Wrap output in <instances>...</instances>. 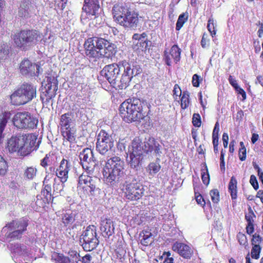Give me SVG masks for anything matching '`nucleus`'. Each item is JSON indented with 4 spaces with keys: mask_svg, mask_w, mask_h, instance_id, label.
Wrapping results in <instances>:
<instances>
[{
    "mask_svg": "<svg viewBox=\"0 0 263 263\" xmlns=\"http://www.w3.org/2000/svg\"><path fill=\"white\" fill-rule=\"evenodd\" d=\"M37 137L33 134L22 135V147L20 149V156H26L30 154L35 148Z\"/></svg>",
    "mask_w": 263,
    "mask_h": 263,
    "instance_id": "14",
    "label": "nucleus"
},
{
    "mask_svg": "<svg viewBox=\"0 0 263 263\" xmlns=\"http://www.w3.org/2000/svg\"><path fill=\"white\" fill-rule=\"evenodd\" d=\"M36 94V86L24 83L10 95V103L14 106L24 105L35 98Z\"/></svg>",
    "mask_w": 263,
    "mask_h": 263,
    "instance_id": "5",
    "label": "nucleus"
},
{
    "mask_svg": "<svg viewBox=\"0 0 263 263\" xmlns=\"http://www.w3.org/2000/svg\"><path fill=\"white\" fill-rule=\"evenodd\" d=\"M129 164L132 168H137L139 166L143 159V156L139 155H136L132 153H129Z\"/></svg>",
    "mask_w": 263,
    "mask_h": 263,
    "instance_id": "32",
    "label": "nucleus"
},
{
    "mask_svg": "<svg viewBox=\"0 0 263 263\" xmlns=\"http://www.w3.org/2000/svg\"><path fill=\"white\" fill-rule=\"evenodd\" d=\"M67 263H81V257L76 250L70 249L67 253Z\"/></svg>",
    "mask_w": 263,
    "mask_h": 263,
    "instance_id": "29",
    "label": "nucleus"
},
{
    "mask_svg": "<svg viewBox=\"0 0 263 263\" xmlns=\"http://www.w3.org/2000/svg\"><path fill=\"white\" fill-rule=\"evenodd\" d=\"M12 231V232L9 233L7 236V238H10L12 240H15L20 239L22 237L23 234L22 231L15 229H13Z\"/></svg>",
    "mask_w": 263,
    "mask_h": 263,
    "instance_id": "47",
    "label": "nucleus"
},
{
    "mask_svg": "<svg viewBox=\"0 0 263 263\" xmlns=\"http://www.w3.org/2000/svg\"><path fill=\"white\" fill-rule=\"evenodd\" d=\"M237 181L236 179L234 176H232L231 178L228 186V190L232 200H235L237 197Z\"/></svg>",
    "mask_w": 263,
    "mask_h": 263,
    "instance_id": "31",
    "label": "nucleus"
},
{
    "mask_svg": "<svg viewBox=\"0 0 263 263\" xmlns=\"http://www.w3.org/2000/svg\"><path fill=\"white\" fill-rule=\"evenodd\" d=\"M246 219L248 222L246 227L247 232L248 234H251L254 232V219L255 215H245Z\"/></svg>",
    "mask_w": 263,
    "mask_h": 263,
    "instance_id": "35",
    "label": "nucleus"
},
{
    "mask_svg": "<svg viewBox=\"0 0 263 263\" xmlns=\"http://www.w3.org/2000/svg\"><path fill=\"white\" fill-rule=\"evenodd\" d=\"M28 222L27 221L23 220L20 221H12V222L6 224V227H8L10 230L13 229L20 230L24 233L27 230Z\"/></svg>",
    "mask_w": 263,
    "mask_h": 263,
    "instance_id": "28",
    "label": "nucleus"
},
{
    "mask_svg": "<svg viewBox=\"0 0 263 263\" xmlns=\"http://www.w3.org/2000/svg\"><path fill=\"white\" fill-rule=\"evenodd\" d=\"M210 195L213 203H218L220 201V194L219 191L215 189L210 191Z\"/></svg>",
    "mask_w": 263,
    "mask_h": 263,
    "instance_id": "44",
    "label": "nucleus"
},
{
    "mask_svg": "<svg viewBox=\"0 0 263 263\" xmlns=\"http://www.w3.org/2000/svg\"><path fill=\"white\" fill-rule=\"evenodd\" d=\"M121 190L124 197L130 201L139 200L144 195V193L142 185L136 180L130 182L125 181Z\"/></svg>",
    "mask_w": 263,
    "mask_h": 263,
    "instance_id": "9",
    "label": "nucleus"
},
{
    "mask_svg": "<svg viewBox=\"0 0 263 263\" xmlns=\"http://www.w3.org/2000/svg\"><path fill=\"white\" fill-rule=\"evenodd\" d=\"M210 40L208 39V35L206 33H203L201 40V45L203 48H205L209 45Z\"/></svg>",
    "mask_w": 263,
    "mask_h": 263,
    "instance_id": "62",
    "label": "nucleus"
},
{
    "mask_svg": "<svg viewBox=\"0 0 263 263\" xmlns=\"http://www.w3.org/2000/svg\"><path fill=\"white\" fill-rule=\"evenodd\" d=\"M54 157L55 156L52 152L47 154L45 157L41 160V165L44 168H46L48 165L52 164Z\"/></svg>",
    "mask_w": 263,
    "mask_h": 263,
    "instance_id": "37",
    "label": "nucleus"
},
{
    "mask_svg": "<svg viewBox=\"0 0 263 263\" xmlns=\"http://www.w3.org/2000/svg\"><path fill=\"white\" fill-rule=\"evenodd\" d=\"M19 69L22 75L28 77H37L42 70L39 65L32 62L27 58L21 62Z\"/></svg>",
    "mask_w": 263,
    "mask_h": 263,
    "instance_id": "13",
    "label": "nucleus"
},
{
    "mask_svg": "<svg viewBox=\"0 0 263 263\" xmlns=\"http://www.w3.org/2000/svg\"><path fill=\"white\" fill-rule=\"evenodd\" d=\"M251 241L253 246L259 245L260 243L263 242V239L258 234L255 233L252 236Z\"/></svg>",
    "mask_w": 263,
    "mask_h": 263,
    "instance_id": "59",
    "label": "nucleus"
},
{
    "mask_svg": "<svg viewBox=\"0 0 263 263\" xmlns=\"http://www.w3.org/2000/svg\"><path fill=\"white\" fill-rule=\"evenodd\" d=\"M141 237V243L142 245L147 246L153 241L152 234L148 230H144L140 234Z\"/></svg>",
    "mask_w": 263,
    "mask_h": 263,
    "instance_id": "33",
    "label": "nucleus"
},
{
    "mask_svg": "<svg viewBox=\"0 0 263 263\" xmlns=\"http://www.w3.org/2000/svg\"><path fill=\"white\" fill-rule=\"evenodd\" d=\"M224 155H225V153L222 149L220 152V168L221 171L223 173H224L226 171Z\"/></svg>",
    "mask_w": 263,
    "mask_h": 263,
    "instance_id": "60",
    "label": "nucleus"
},
{
    "mask_svg": "<svg viewBox=\"0 0 263 263\" xmlns=\"http://www.w3.org/2000/svg\"><path fill=\"white\" fill-rule=\"evenodd\" d=\"M191 104L190 93L187 91H183L180 97V106L182 109L187 108Z\"/></svg>",
    "mask_w": 263,
    "mask_h": 263,
    "instance_id": "36",
    "label": "nucleus"
},
{
    "mask_svg": "<svg viewBox=\"0 0 263 263\" xmlns=\"http://www.w3.org/2000/svg\"><path fill=\"white\" fill-rule=\"evenodd\" d=\"M130 153L143 156L145 153L144 144L139 138H135L132 142V149Z\"/></svg>",
    "mask_w": 263,
    "mask_h": 263,
    "instance_id": "27",
    "label": "nucleus"
},
{
    "mask_svg": "<svg viewBox=\"0 0 263 263\" xmlns=\"http://www.w3.org/2000/svg\"><path fill=\"white\" fill-rule=\"evenodd\" d=\"M9 53V47L8 45L3 44L1 46L0 58L2 59H6Z\"/></svg>",
    "mask_w": 263,
    "mask_h": 263,
    "instance_id": "49",
    "label": "nucleus"
},
{
    "mask_svg": "<svg viewBox=\"0 0 263 263\" xmlns=\"http://www.w3.org/2000/svg\"><path fill=\"white\" fill-rule=\"evenodd\" d=\"M60 125V130L62 135L64 138L66 137L65 134L66 133V114L62 115L61 118Z\"/></svg>",
    "mask_w": 263,
    "mask_h": 263,
    "instance_id": "53",
    "label": "nucleus"
},
{
    "mask_svg": "<svg viewBox=\"0 0 263 263\" xmlns=\"http://www.w3.org/2000/svg\"><path fill=\"white\" fill-rule=\"evenodd\" d=\"M172 250L185 259H189L193 254V249L187 245L176 241L172 245Z\"/></svg>",
    "mask_w": 263,
    "mask_h": 263,
    "instance_id": "18",
    "label": "nucleus"
},
{
    "mask_svg": "<svg viewBox=\"0 0 263 263\" xmlns=\"http://www.w3.org/2000/svg\"><path fill=\"white\" fill-rule=\"evenodd\" d=\"M66 159L63 158L61 162L60 166L57 168L55 171L56 176L60 180L63 182H66V165L65 161Z\"/></svg>",
    "mask_w": 263,
    "mask_h": 263,
    "instance_id": "30",
    "label": "nucleus"
},
{
    "mask_svg": "<svg viewBox=\"0 0 263 263\" xmlns=\"http://www.w3.org/2000/svg\"><path fill=\"white\" fill-rule=\"evenodd\" d=\"M161 166L158 163L151 162L147 166V171L151 175L157 173L160 170Z\"/></svg>",
    "mask_w": 263,
    "mask_h": 263,
    "instance_id": "43",
    "label": "nucleus"
},
{
    "mask_svg": "<svg viewBox=\"0 0 263 263\" xmlns=\"http://www.w3.org/2000/svg\"><path fill=\"white\" fill-rule=\"evenodd\" d=\"M139 14L132 10L118 24L125 28H136L139 24Z\"/></svg>",
    "mask_w": 263,
    "mask_h": 263,
    "instance_id": "16",
    "label": "nucleus"
},
{
    "mask_svg": "<svg viewBox=\"0 0 263 263\" xmlns=\"http://www.w3.org/2000/svg\"><path fill=\"white\" fill-rule=\"evenodd\" d=\"M117 68V63L106 65L101 71V73L114 88L116 89H122L120 87V81L117 80L119 75Z\"/></svg>",
    "mask_w": 263,
    "mask_h": 263,
    "instance_id": "12",
    "label": "nucleus"
},
{
    "mask_svg": "<svg viewBox=\"0 0 263 263\" xmlns=\"http://www.w3.org/2000/svg\"><path fill=\"white\" fill-rule=\"evenodd\" d=\"M51 259L55 263H66V258L62 253L57 252L52 253Z\"/></svg>",
    "mask_w": 263,
    "mask_h": 263,
    "instance_id": "42",
    "label": "nucleus"
},
{
    "mask_svg": "<svg viewBox=\"0 0 263 263\" xmlns=\"http://www.w3.org/2000/svg\"><path fill=\"white\" fill-rule=\"evenodd\" d=\"M195 196L196 202L198 204H200L201 205H204L205 204L204 199L200 194L195 192Z\"/></svg>",
    "mask_w": 263,
    "mask_h": 263,
    "instance_id": "64",
    "label": "nucleus"
},
{
    "mask_svg": "<svg viewBox=\"0 0 263 263\" xmlns=\"http://www.w3.org/2000/svg\"><path fill=\"white\" fill-rule=\"evenodd\" d=\"M11 117L12 113L10 111H5L0 115V140L4 137L3 132Z\"/></svg>",
    "mask_w": 263,
    "mask_h": 263,
    "instance_id": "25",
    "label": "nucleus"
},
{
    "mask_svg": "<svg viewBox=\"0 0 263 263\" xmlns=\"http://www.w3.org/2000/svg\"><path fill=\"white\" fill-rule=\"evenodd\" d=\"M80 241L86 251H91L96 249L99 244L96 227L93 225L87 227L82 233Z\"/></svg>",
    "mask_w": 263,
    "mask_h": 263,
    "instance_id": "7",
    "label": "nucleus"
},
{
    "mask_svg": "<svg viewBox=\"0 0 263 263\" xmlns=\"http://www.w3.org/2000/svg\"><path fill=\"white\" fill-rule=\"evenodd\" d=\"M124 162L118 156L107 159L103 169V175L106 182L114 185L123 174Z\"/></svg>",
    "mask_w": 263,
    "mask_h": 263,
    "instance_id": "3",
    "label": "nucleus"
},
{
    "mask_svg": "<svg viewBox=\"0 0 263 263\" xmlns=\"http://www.w3.org/2000/svg\"><path fill=\"white\" fill-rule=\"evenodd\" d=\"M114 229L112 221L110 219L101 218L100 230L104 237L109 238L114 233Z\"/></svg>",
    "mask_w": 263,
    "mask_h": 263,
    "instance_id": "21",
    "label": "nucleus"
},
{
    "mask_svg": "<svg viewBox=\"0 0 263 263\" xmlns=\"http://www.w3.org/2000/svg\"><path fill=\"white\" fill-rule=\"evenodd\" d=\"M202 81V78L197 74L193 76L192 83L194 87H198Z\"/></svg>",
    "mask_w": 263,
    "mask_h": 263,
    "instance_id": "57",
    "label": "nucleus"
},
{
    "mask_svg": "<svg viewBox=\"0 0 263 263\" xmlns=\"http://www.w3.org/2000/svg\"><path fill=\"white\" fill-rule=\"evenodd\" d=\"M173 97H174V98L175 99V100H177L178 99V97H180L182 95V90H181L180 86H179V85L177 84H176L174 85V88L173 90Z\"/></svg>",
    "mask_w": 263,
    "mask_h": 263,
    "instance_id": "58",
    "label": "nucleus"
},
{
    "mask_svg": "<svg viewBox=\"0 0 263 263\" xmlns=\"http://www.w3.org/2000/svg\"><path fill=\"white\" fill-rule=\"evenodd\" d=\"M132 10V9L123 3L115 4L112 9V13L115 21L118 23Z\"/></svg>",
    "mask_w": 263,
    "mask_h": 263,
    "instance_id": "17",
    "label": "nucleus"
},
{
    "mask_svg": "<svg viewBox=\"0 0 263 263\" xmlns=\"http://www.w3.org/2000/svg\"><path fill=\"white\" fill-rule=\"evenodd\" d=\"M119 110L123 119L128 123L141 121L148 115L149 111L146 103L138 98L124 101L120 105Z\"/></svg>",
    "mask_w": 263,
    "mask_h": 263,
    "instance_id": "2",
    "label": "nucleus"
},
{
    "mask_svg": "<svg viewBox=\"0 0 263 263\" xmlns=\"http://www.w3.org/2000/svg\"><path fill=\"white\" fill-rule=\"evenodd\" d=\"M95 181L91 182L90 184H86L85 185L78 189L81 197H87V196H93L95 191L97 190Z\"/></svg>",
    "mask_w": 263,
    "mask_h": 263,
    "instance_id": "24",
    "label": "nucleus"
},
{
    "mask_svg": "<svg viewBox=\"0 0 263 263\" xmlns=\"http://www.w3.org/2000/svg\"><path fill=\"white\" fill-rule=\"evenodd\" d=\"M188 17L189 15L187 12L182 13L179 16L176 25V30L177 31L181 29L184 23L187 21Z\"/></svg>",
    "mask_w": 263,
    "mask_h": 263,
    "instance_id": "38",
    "label": "nucleus"
},
{
    "mask_svg": "<svg viewBox=\"0 0 263 263\" xmlns=\"http://www.w3.org/2000/svg\"><path fill=\"white\" fill-rule=\"evenodd\" d=\"M93 181H94V180L89 176L82 174L79 178L78 189L83 186V185H85L86 184H90Z\"/></svg>",
    "mask_w": 263,
    "mask_h": 263,
    "instance_id": "40",
    "label": "nucleus"
},
{
    "mask_svg": "<svg viewBox=\"0 0 263 263\" xmlns=\"http://www.w3.org/2000/svg\"><path fill=\"white\" fill-rule=\"evenodd\" d=\"M40 34L33 29H22L16 31L13 35L15 45L23 51L29 50L37 44Z\"/></svg>",
    "mask_w": 263,
    "mask_h": 263,
    "instance_id": "4",
    "label": "nucleus"
},
{
    "mask_svg": "<svg viewBox=\"0 0 263 263\" xmlns=\"http://www.w3.org/2000/svg\"><path fill=\"white\" fill-rule=\"evenodd\" d=\"M240 146L238 152L239 158L241 161H243L246 159V148L242 141L240 142Z\"/></svg>",
    "mask_w": 263,
    "mask_h": 263,
    "instance_id": "50",
    "label": "nucleus"
},
{
    "mask_svg": "<svg viewBox=\"0 0 263 263\" xmlns=\"http://www.w3.org/2000/svg\"><path fill=\"white\" fill-rule=\"evenodd\" d=\"M261 248L260 245L253 246L251 252V257L253 258L257 259L260 257V253L261 252Z\"/></svg>",
    "mask_w": 263,
    "mask_h": 263,
    "instance_id": "46",
    "label": "nucleus"
},
{
    "mask_svg": "<svg viewBox=\"0 0 263 263\" xmlns=\"http://www.w3.org/2000/svg\"><path fill=\"white\" fill-rule=\"evenodd\" d=\"M100 9L98 0H84L83 10L89 16L96 15Z\"/></svg>",
    "mask_w": 263,
    "mask_h": 263,
    "instance_id": "23",
    "label": "nucleus"
},
{
    "mask_svg": "<svg viewBox=\"0 0 263 263\" xmlns=\"http://www.w3.org/2000/svg\"><path fill=\"white\" fill-rule=\"evenodd\" d=\"M60 181V182L59 183H57L54 184V191H56L57 193H60L61 195L62 194H64V183L65 182H63L61 180Z\"/></svg>",
    "mask_w": 263,
    "mask_h": 263,
    "instance_id": "55",
    "label": "nucleus"
},
{
    "mask_svg": "<svg viewBox=\"0 0 263 263\" xmlns=\"http://www.w3.org/2000/svg\"><path fill=\"white\" fill-rule=\"evenodd\" d=\"M32 7L31 0H23L18 10V15L21 17H26L29 15V11Z\"/></svg>",
    "mask_w": 263,
    "mask_h": 263,
    "instance_id": "26",
    "label": "nucleus"
},
{
    "mask_svg": "<svg viewBox=\"0 0 263 263\" xmlns=\"http://www.w3.org/2000/svg\"><path fill=\"white\" fill-rule=\"evenodd\" d=\"M80 158L83 168L89 170L91 167L90 163L94 162L93 152L91 149L84 148L80 154Z\"/></svg>",
    "mask_w": 263,
    "mask_h": 263,
    "instance_id": "22",
    "label": "nucleus"
},
{
    "mask_svg": "<svg viewBox=\"0 0 263 263\" xmlns=\"http://www.w3.org/2000/svg\"><path fill=\"white\" fill-rule=\"evenodd\" d=\"M51 186L48 184L45 185L41 191V195L45 202L49 203L52 199Z\"/></svg>",
    "mask_w": 263,
    "mask_h": 263,
    "instance_id": "34",
    "label": "nucleus"
},
{
    "mask_svg": "<svg viewBox=\"0 0 263 263\" xmlns=\"http://www.w3.org/2000/svg\"><path fill=\"white\" fill-rule=\"evenodd\" d=\"M216 26L217 25L214 18L212 17L210 18L208 21L207 29L213 37L216 34Z\"/></svg>",
    "mask_w": 263,
    "mask_h": 263,
    "instance_id": "41",
    "label": "nucleus"
},
{
    "mask_svg": "<svg viewBox=\"0 0 263 263\" xmlns=\"http://www.w3.org/2000/svg\"><path fill=\"white\" fill-rule=\"evenodd\" d=\"M192 123L197 127H199L201 125V117L199 114H194L192 118Z\"/></svg>",
    "mask_w": 263,
    "mask_h": 263,
    "instance_id": "56",
    "label": "nucleus"
},
{
    "mask_svg": "<svg viewBox=\"0 0 263 263\" xmlns=\"http://www.w3.org/2000/svg\"><path fill=\"white\" fill-rule=\"evenodd\" d=\"M115 253L117 258H123L126 255V251L122 244H119L115 250Z\"/></svg>",
    "mask_w": 263,
    "mask_h": 263,
    "instance_id": "45",
    "label": "nucleus"
},
{
    "mask_svg": "<svg viewBox=\"0 0 263 263\" xmlns=\"http://www.w3.org/2000/svg\"><path fill=\"white\" fill-rule=\"evenodd\" d=\"M13 125L19 129H33L37 126L38 120L28 111L17 112L12 118Z\"/></svg>",
    "mask_w": 263,
    "mask_h": 263,
    "instance_id": "8",
    "label": "nucleus"
},
{
    "mask_svg": "<svg viewBox=\"0 0 263 263\" xmlns=\"http://www.w3.org/2000/svg\"><path fill=\"white\" fill-rule=\"evenodd\" d=\"M8 165L7 161L3 158L0 161V176H4L7 172Z\"/></svg>",
    "mask_w": 263,
    "mask_h": 263,
    "instance_id": "51",
    "label": "nucleus"
},
{
    "mask_svg": "<svg viewBox=\"0 0 263 263\" xmlns=\"http://www.w3.org/2000/svg\"><path fill=\"white\" fill-rule=\"evenodd\" d=\"M114 140L111 135L101 129L97 136L96 150L101 155H105L113 147Z\"/></svg>",
    "mask_w": 263,
    "mask_h": 263,
    "instance_id": "11",
    "label": "nucleus"
},
{
    "mask_svg": "<svg viewBox=\"0 0 263 263\" xmlns=\"http://www.w3.org/2000/svg\"><path fill=\"white\" fill-rule=\"evenodd\" d=\"M36 170L33 167H27L24 172V176L29 179H32L36 175Z\"/></svg>",
    "mask_w": 263,
    "mask_h": 263,
    "instance_id": "48",
    "label": "nucleus"
},
{
    "mask_svg": "<svg viewBox=\"0 0 263 263\" xmlns=\"http://www.w3.org/2000/svg\"><path fill=\"white\" fill-rule=\"evenodd\" d=\"M21 142H23V141L22 140L21 134L12 136L8 140L7 148L9 152L14 153L17 152L20 156V149L21 147H22Z\"/></svg>",
    "mask_w": 263,
    "mask_h": 263,
    "instance_id": "20",
    "label": "nucleus"
},
{
    "mask_svg": "<svg viewBox=\"0 0 263 263\" xmlns=\"http://www.w3.org/2000/svg\"><path fill=\"white\" fill-rule=\"evenodd\" d=\"M95 255L92 254H87L81 258V263H95Z\"/></svg>",
    "mask_w": 263,
    "mask_h": 263,
    "instance_id": "52",
    "label": "nucleus"
},
{
    "mask_svg": "<svg viewBox=\"0 0 263 263\" xmlns=\"http://www.w3.org/2000/svg\"><path fill=\"white\" fill-rule=\"evenodd\" d=\"M145 153L154 156H160L161 146L154 138L149 137L144 142Z\"/></svg>",
    "mask_w": 263,
    "mask_h": 263,
    "instance_id": "19",
    "label": "nucleus"
},
{
    "mask_svg": "<svg viewBox=\"0 0 263 263\" xmlns=\"http://www.w3.org/2000/svg\"><path fill=\"white\" fill-rule=\"evenodd\" d=\"M203 167L204 168H202L201 170V179L202 182L205 185H207L209 184L210 182V175L209 173V171L208 168V166L205 163H203Z\"/></svg>",
    "mask_w": 263,
    "mask_h": 263,
    "instance_id": "39",
    "label": "nucleus"
},
{
    "mask_svg": "<svg viewBox=\"0 0 263 263\" xmlns=\"http://www.w3.org/2000/svg\"><path fill=\"white\" fill-rule=\"evenodd\" d=\"M86 55L95 61L102 58H111L117 52L114 44L103 38L93 37L88 39L84 44Z\"/></svg>",
    "mask_w": 263,
    "mask_h": 263,
    "instance_id": "1",
    "label": "nucleus"
},
{
    "mask_svg": "<svg viewBox=\"0 0 263 263\" xmlns=\"http://www.w3.org/2000/svg\"><path fill=\"white\" fill-rule=\"evenodd\" d=\"M46 83L41 93L40 98L43 104H48L55 97L58 88V81L54 77H47L44 80Z\"/></svg>",
    "mask_w": 263,
    "mask_h": 263,
    "instance_id": "10",
    "label": "nucleus"
},
{
    "mask_svg": "<svg viewBox=\"0 0 263 263\" xmlns=\"http://www.w3.org/2000/svg\"><path fill=\"white\" fill-rule=\"evenodd\" d=\"M182 50L177 44L173 45L168 50L165 49L163 52V60L165 64L171 66L172 60H173L175 64H177L181 59V53Z\"/></svg>",
    "mask_w": 263,
    "mask_h": 263,
    "instance_id": "15",
    "label": "nucleus"
},
{
    "mask_svg": "<svg viewBox=\"0 0 263 263\" xmlns=\"http://www.w3.org/2000/svg\"><path fill=\"white\" fill-rule=\"evenodd\" d=\"M253 166L254 168L257 171L259 179L263 185V172L255 162H253Z\"/></svg>",
    "mask_w": 263,
    "mask_h": 263,
    "instance_id": "63",
    "label": "nucleus"
},
{
    "mask_svg": "<svg viewBox=\"0 0 263 263\" xmlns=\"http://www.w3.org/2000/svg\"><path fill=\"white\" fill-rule=\"evenodd\" d=\"M119 74H121L120 87L125 89L129 84L134 77L140 74L142 69L138 65H133L126 60H122L117 63Z\"/></svg>",
    "mask_w": 263,
    "mask_h": 263,
    "instance_id": "6",
    "label": "nucleus"
},
{
    "mask_svg": "<svg viewBox=\"0 0 263 263\" xmlns=\"http://www.w3.org/2000/svg\"><path fill=\"white\" fill-rule=\"evenodd\" d=\"M69 235L71 237L72 240L78 237V232L80 230V226H73L71 229H69Z\"/></svg>",
    "mask_w": 263,
    "mask_h": 263,
    "instance_id": "54",
    "label": "nucleus"
},
{
    "mask_svg": "<svg viewBox=\"0 0 263 263\" xmlns=\"http://www.w3.org/2000/svg\"><path fill=\"white\" fill-rule=\"evenodd\" d=\"M237 238L240 245L243 246L248 245L247 238L245 234L241 233H239L237 235Z\"/></svg>",
    "mask_w": 263,
    "mask_h": 263,
    "instance_id": "61",
    "label": "nucleus"
}]
</instances>
